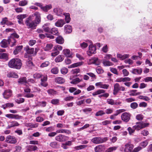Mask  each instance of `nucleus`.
Segmentation results:
<instances>
[{
  "label": "nucleus",
  "mask_w": 152,
  "mask_h": 152,
  "mask_svg": "<svg viewBox=\"0 0 152 152\" xmlns=\"http://www.w3.org/2000/svg\"><path fill=\"white\" fill-rule=\"evenodd\" d=\"M82 64V63L80 62H77L74 63L71 65V67H77L80 66Z\"/></svg>",
  "instance_id": "51"
},
{
  "label": "nucleus",
  "mask_w": 152,
  "mask_h": 152,
  "mask_svg": "<svg viewBox=\"0 0 152 152\" xmlns=\"http://www.w3.org/2000/svg\"><path fill=\"white\" fill-rule=\"evenodd\" d=\"M53 52L51 53V56H55L59 53V52L57 50H55L54 48V49L53 50Z\"/></svg>",
  "instance_id": "44"
},
{
  "label": "nucleus",
  "mask_w": 152,
  "mask_h": 152,
  "mask_svg": "<svg viewBox=\"0 0 152 152\" xmlns=\"http://www.w3.org/2000/svg\"><path fill=\"white\" fill-rule=\"evenodd\" d=\"M63 53L64 55L67 57H70L71 56L72 54L70 53L69 50L68 49L64 50Z\"/></svg>",
  "instance_id": "24"
},
{
  "label": "nucleus",
  "mask_w": 152,
  "mask_h": 152,
  "mask_svg": "<svg viewBox=\"0 0 152 152\" xmlns=\"http://www.w3.org/2000/svg\"><path fill=\"white\" fill-rule=\"evenodd\" d=\"M124 62L126 64H132L133 63V61L130 59L125 60Z\"/></svg>",
  "instance_id": "62"
},
{
  "label": "nucleus",
  "mask_w": 152,
  "mask_h": 152,
  "mask_svg": "<svg viewBox=\"0 0 152 152\" xmlns=\"http://www.w3.org/2000/svg\"><path fill=\"white\" fill-rule=\"evenodd\" d=\"M104 149V146L100 145L94 148V150L96 152H99L102 151Z\"/></svg>",
  "instance_id": "19"
},
{
  "label": "nucleus",
  "mask_w": 152,
  "mask_h": 152,
  "mask_svg": "<svg viewBox=\"0 0 152 152\" xmlns=\"http://www.w3.org/2000/svg\"><path fill=\"white\" fill-rule=\"evenodd\" d=\"M18 82L21 84H23L24 83H26L27 82L26 80V77H23L19 78L18 79Z\"/></svg>",
  "instance_id": "34"
},
{
  "label": "nucleus",
  "mask_w": 152,
  "mask_h": 152,
  "mask_svg": "<svg viewBox=\"0 0 152 152\" xmlns=\"http://www.w3.org/2000/svg\"><path fill=\"white\" fill-rule=\"evenodd\" d=\"M114 89L115 90L118 91L120 90V86L119 84L118 83H115L114 85Z\"/></svg>",
  "instance_id": "53"
},
{
  "label": "nucleus",
  "mask_w": 152,
  "mask_h": 152,
  "mask_svg": "<svg viewBox=\"0 0 152 152\" xmlns=\"http://www.w3.org/2000/svg\"><path fill=\"white\" fill-rule=\"evenodd\" d=\"M58 68L55 67L52 68L51 70V72L54 74H57L58 72Z\"/></svg>",
  "instance_id": "38"
},
{
  "label": "nucleus",
  "mask_w": 152,
  "mask_h": 152,
  "mask_svg": "<svg viewBox=\"0 0 152 152\" xmlns=\"http://www.w3.org/2000/svg\"><path fill=\"white\" fill-rule=\"evenodd\" d=\"M19 124L16 121H12L10 123L9 127L10 128L12 127L18 126H19Z\"/></svg>",
  "instance_id": "35"
},
{
  "label": "nucleus",
  "mask_w": 152,
  "mask_h": 152,
  "mask_svg": "<svg viewBox=\"0 0 152 152\" xmlns=\"http://www.w3.org/2000/svg\"><path fill=\"white\" fill-rule=\"evenodd\" d=\"M105 92V91L104 90H99L96 91L92 93V95L94 96L96 95L102 93H104Z\"/></svg>",
  "instance_id": "30"
},
{
  "label": "nucleus",
  "mask_w": 152,
  "mask_h": 152,
  "mask_svg": "<svg viewBox=\"0 0 152 152\" xmlns=\"http://www.w3.org/2000/svg\"><path fill=\"white\" fill-rule=\"evenodd\" d=\"M40 22V14L39 12H36L32 16H30L27 19L25 23L29 28H35Z\"/></svg>",
  "instance_id": "1"
},
{
  "label": "nucleus",
  "mask_w": 152,
  "mask_h": 152,
  "mask_svg": "<svg viewBox=\"0 0 152 152\" xmlns=\"http://www.w3.org/2000/svg\"><path fill=\"white\" fill-rule=\"evenodd\" d=\"M12 91L10 89L6 90L3 94L4 97L6 99H8L12 95Z\"/></svg>",
  "instance_id": "10"
},
{
  "label": "nucleus",
  "mask_w": 152,
  "mask_h": 152,
  "mask_svg": "<svg viewBox=\"0 0 152 152\" xmlns=\"http://www.w3.org/2000/svg\"><path fill=\"white\" fill-rule=\"evenodd\" d=\"M1 23L2 25L6 24L7 25H11L12 24V23L8 22L7 19L6 18H4L2 19V21L1 22Z\"/></svg>",
  "instance_id": "28"
},
{
  "label": "nucleus",
  "mask_w": 152,
  "mask_h": 152,
  "mask_svg": "<svg viewBox=\"0 0 152 152\" xmlns=\"http://www.w3.org/2000/svg\"><path fill=\"white\" fill-rule=\"evenodd\" d=\"M49 64V63L48 61H46L42 63L40 66V67L42 68L46 67L48 66Z\"/></svg>",
  "instance_id": "55"
},
{
  "label": "nucleus",
  "mask_w": 152,
  "mask_h": 152,
  "mask_svg": "<svg viewBox=\"0 0 152 152\" xmlns=\"http://www.w3.org/2000/svg\"><path fill=\"white\" fill-rule=\"evenodd\" d=\"M144 80L146 82L151 81L152 82V77H147L144 79Z\"/></svg>",
  "instance_id": "61"
},
{
  "label": "nucleus",
  "mask_w": 152,
  "mask_h": 152,
  "mask_svg": "<svg viewBox=\"0 0 152 152\" xmlns=\"http://www.w3.org/2000/svg\"><path fill=\"white\" fill-rule=\"evenodd\" d=\"M53 47V45L52 44H48L44 48V50L45 51H49Z\"/></svg>",
  "instance_id": "32"
},
{
  "label": "nucleus",
  "mask_w": 152,
  "mask_h": 152,
  "mask_svg": "<svg viewBox=\"0 0 152 152\" xmlns=\"http://www.w3.org/2000/svg\"><path fill=\"white\" fill-rule=\"evenodd\" d=\"M93 64L97 65H99L100 62L98 58H94L93 59Z\"/></svg>",
  "instance_id": "45"
},
{
  "label": "nucleus",
  "mask_w": 152,
  "mask_h": 152,
  "mask_svg": "<svg viewBox=\"0 0 152 152\" xmlns=\"http://www.w3.org/2000/svg\"><path fill=\"white\" fill-rule=\"evenodd\" d=\"M138 105V104L136 102H134L131 103L130 106L132 108L135 109L137 107Z\"/></svg>",
  "instance_id": "47"
},
{
  "label": "nucleus",
  "mask_w": 152,
  "mask_h": 152,
  "mask_svg": "<svg viewBox=\"0 0 152 152\" xmlns=\"http://www.w3.org/2000/svg\"><path fill=\"white\" fill-rule=\"evenodd\" d=\"M87 146L85 145H81L79 146H75V148L76 150H79L82 149L86 148Z\"/></svg>",
  "instance_id": "40"
},
{
  "label": "nucleus",
  "mask_w": 152,
  "mask_h": 152,
  "mask_svg": "<svg viewBox=\"0 0 152 152\" xmlns=\"http://www.w3.org/2000/svg\"><path fill=\"white\" fill-rule=\"evenodd\" d=\"M26 17V15H20L17 16V18L18 20H23V19L25 18Z\"/></svg>",
  "instance_id": "46"
},
{
  "label": "nucleus",
  "mask_w": 152,
  "mask_h": 152,
  "mask_svg": "<svg viewBox=\"0 0 152 152\" xmlns=\"http://www.w3.org/2000/svg\"><path fill=\"white\" fill-rule=\"evenodd\" d=\"M68 69L65 68L64 67L61 69V73L64 75L66 74L68 72Z\"/></svg>",
  "instance_id": "49"
},
{
  "label": "nucleus",
  "mask_w": 152,
  "mask_h": 152,
  "mask_svg": "<svg viewBox=\"0 0 152 152\" xmlns=\"http://www.w3.org/2000/svg\"><path fill=\"white\" fill-rule=\"evenodd\" d=\"M16 102L18 104H20L23 103L24 101V99L23 98H20L19 99H16L15 100Z\"/></svg>",
  "instance_id": "60"
},
{
  "label": "nucleus",
  "mask_w": 152,
  "mask_h": 152,
  "mask_svg": "<svg viewBox=\"0 0 152 152\" xmlns=\"http://www.w3.org/2000/svg\"><path fill=\"white\" fill-rule=\"evenodd\" d=\"M147 144L148 142L146 141H144L140 143V145L144 148L147 145Z\"/></svg>",
  "instance_id": "63"
},
{
  "label": "nucleus",
  "mask_w": 152,
  "mask_h": 152,
  "mask_svg": "<svg viewBox=\"0 0 152 152\" xmlns=\"http://www.w3.org/2000/svg\"><path fill=\"white\" fill-rule=\"evenodd\" d=\"M52 6L51 4L46 5L45 6H43L42 9L45 12H47L49 10L51 9Z\"/></svg>",
  "instance_id": "21"
},
{
  "label": "nucleus",
  "mask_w": 152,
  "mask_h": 152,
  "mask_svg": "<svg viewBox=\"0 0 152 152\" xmlns=\"http://www.w3.org/2000/svg\"><path fill=\"white\" fill-rule=\"evenodd\" d=\"M137 91V90H131L130 91V94L129 95L130 96H137V95H139L140 94H141V92H137L135 93Z\"/></svg>",
  "instance_id": "31"
},
{
  "label": "nucleus",
  "mask_w": 152,
  "mask_h": 152,
  "mask_svg": "<svg viewBox=\"0 0 152 152\" xmlns=\"http://www.w3.org/2000/svg\"><path fill=\"white\" fill-rule=\"evenodd\" d=\"M142 69L141 68H139L138 69H132L131 72L134 74L140 75L142 72Z\"/></svg>",
  "instance_id": "16"
},
{
  "label": "nucleus",
  "mask_w": 152,
  "mask_h": 152,
  "mask_svg": "<svg viewBox=\"0 0 152 152\" xmlns=\"http://www.w3.org/2000/svg\"><path fill=\"white\" fill-rule=\"evenodd\" d=\"M97 72L99 74L102 73L104 71L102 70L100 66H98L96 69Z\"/></svg>",
  "instance_id": "48"
},
{
  "label": "nucleus",
  "mask_w": 152,
  "mask_h": 152,
  "mask_svg": "<svg viewBox=\"0 0 152 152\" xmlns=\"http://www.w3.org/2000/svg\"><path fill=\"white\" fill-rule=\"evenodd\" d=\"M136 124L137 125L136 126L137 127V130H139L141 129L147 127L149 125V123H145L143 122H137Z\"/></svg>",
  "instance_id": "5"
},
{
  "label": "nucleus",
  "mask_w": 152,
  "mask_h": 152,
  "mask_svg": "<svg viewBox=\"0 0 152 152\" xmlns=\"http://www.w3.org/2000/svg\"><path fill=\"white\" fill-rule=\"evenodd\" d=\"M50 145L53 148H57L59 147V145L57 142L55 141L51 142L50 144Z\"/></svg>",
  "instance_id": "20"
},
{
  "label": "nucleus",
  "mask_w": 152,
  "mask_h": 152,
  "mask_svg": "<svg viewBox=\"0 0 152 152\" xmlns=\"http://www.w3.org/2000/svg\"><path fill=\"white\" fill-rule=\"evenodd\" d=\"M105 114H107L112 113L113 112V110L111 108H108L105 111Z\"/></svg>",
  "instance_id": "56"
},
{
  "label": "nucleus",
  "mask_w": 152,
  "mask_h": 152,
  "mask_svg": "<svg viewBox=\"0 0 152 152\" xmlns=\"http://www.w3.org/2000/svg\"><path fill=\"white\" fill-rule=\"evenodd\" d=\"M55 140L59 142H63L67 140V137L62 134H59L56 137Z\"/></svg>",
  "instance_id": "9"
},
{
  "label": "nucleus",
  "mask_w": 152,
  "mask_h": 152,
  "mask_svg": "<svg viewBox=\"0 0 152 152\" xmlns=\"http://www.w3.org/2000/svg\"><path fill=\"white\" fill-rule=\"evenodd\" d=\"M108 140L107 137L102 138L101 137H95L92 139L91 141L94 143L99 144L106 142Z\"/></svg>",
  "instance_id": "4"
},
{
  "label": "nucleus",
  "mask_w": 152,
  "mask_h": 152,
  "mask_svg": "<svg viewBox=\"0 0 152 152\" xmlns=\"http://www.w3.org/2000/svg\"><path fill=\"white\" fill-rule=\"evenodd\" d=\"M7 76L8 77H14L18 78V75L14 72H8L7 75Z\"/></svg>",
  "instance_id": "14"
},
{
  "label": "nucleus",
  "mask_w": 152,
  "mask_h": 152,
  "mask_svg": "<svg viewBox=\"0 0 152 152\" xmlns=\"http://www.w3.org/2000/svg\"><path fill=\"white\" fill-rule=\"evenodd\" d=\"M133 147L134 146L133 145L129 143H127L125 145L124 152H131Z\"/></svg>",
  "instance_id": "11"
},
{
  "label": "nucleus",
  "mask_w": 152,
  "mask_h": 152,
  "mask_svg": "<svg viewBox=\"0 0 152 152\" xmlns=\"http://www.w3.org/2000/svg\"><path fill=\"white\" fill-rule=\"evenodd\" d=\"M138 98L140 99H142L146 101H148L150 100V99L148 97L143 96H140Z\"/></svg>",
  "instance_id": "41"
},
{
  "label": "nucleus",
  "mask_w": 152,
  "mask_h": 152,
  "mask_svg": "<svg viewBox=\"0 0 152 152\" xmlns=\"http://www.w3.org/2000/svg\"><path fill=\"white\" fill-rule=\"evenodd\" d=\"M142 148L141 147L139 146L134 148L132 152H138L142 149Z\"/></svg>",
  "instance_id": "64"
},
{
  "label": "nucleus",
  "mask_w": 152,
  "mask_h": 152,
  "mask_svg": "<svg viewBox=\"0 0 152 152\" xmlns=\"http://www.w3.org/2000/svg\"><path fill=\"white\" fill-rule=\"evenodd\" d=\"M107 102L109 104L113 105L115 104V101L112 99H108L107 100Z\"/></svg>",
  "instance_id": "52"
},
{
  "label": "nucleus",
  "mask_w": 152,
  "mask_h": 152,
  "mask_svg": "<svg viewBox=\"0 0 152 152\" xmlns=\"http://www.w3.org/2000/svg\"><path fill=\"white\" fill-rule=\"evenodd\" d=\"M53 11L57 16H61L63 15V10L60 8H55L53 9Z\"/></svg>",
  "instance_id": "12"
},
{
  "label": "nucleus",
  "mask_w": 152,
  "mask_h": 152,
  "mask_svg": "<svg viewBox=\"0 0 152 152\" xmlns=\"http://www.w3.org/2000/svg\"><path fill=\"white\" fill-rule=\"evenodd\" d=\"M5 141L7 142L15 144L17 142L16 138L14 137L9 135L6 138Z\"/></svg>",
  "instance_id": "8"
},
{
  "label": "nucleus",
  "mask_w": 152,
  "mask_h": 152,
  "mask_svg": "<svg viewBox=\"0 0 152 152\" xmlns=\"http://www.w3.org/2000/svg\"><path fill=\"white\" fill-rule=\"evenodd\" d=\"M82 80V79L80 80L79 78H76L72 80V81L71 82V83L72 84H76L80 82Z\"/></svg>",
  "instance_id": "36"
},
{
  "label": "nucleus",
  "mask_w": 152,
  "mask_h": 152,
  "mask_svg": "<svg viewBox=\"0 0 152 152\" xmlns=\"http://www.w3.org/2000/svg\"><path fill=\"white\" fill-rule=\"evenodd\" d=\"M55 82L59 84H62L65 82V80L64 79L61 77H57L55 79Z\"/></svg>",
  "instance_id": "18"
},
{
  "label": "nucleus",
  "mask_w": 152,
  "mask_h": 152,
  "mask_svg": "<svg viewBox=\"0 0 152 152\" xmlns=\"http://www.w3.org/2000/svg\"><path fill=\"white\" fill-rule=\"evenodd\" d=\"M105 113L102 110H99L95 114L96 116H101L104 115Z\"/></svg>",
  "instance_id": "37"
},
{
  "label": "nucleus",
  "mask_w": 152,
  "mask_h": 152,
  "mask_svg": "<svg viewBox=\"0 0 152 152\" xmlns=\"http://www.w3.org/2000/svg\"><path fill=\"white\" fill-rule=\"evenodd\" d=\"M22 48L23 46L22 45L17 46L15 49L14 51V54L15 55L17 54L19 52L21 51V50L22 49Z\"/></svg>",
  "instance_id": "22"
},
{
  "label": "nucleus",
  "mask_w": 152,
  "mask_h": 152,
  "mask_svg": "<svg viewBox=\"0 0 152 152\" xmlns=\"http://www.w3.org/2000/svg\"><path fill=\"white\" fill-rule=\"evenodd\" d=\"M44 31L53 35H58V31L56 29H44Z\"/></svg>",
  "instance_id": "13"
},
{
  "label": "nucleus",
  "mask_w": 152,
  "mask_h": 152,
  "mask_svg": "<svg viewBox=\"0 0 152 152\" xmlns=\"http://www.w3.org/2000/svg\"><path fill=\"white\" fill-rule=\"evenodd\" d=\"M63 15L65 16V20L66 23H69L70 20L69 14V13H64Z\"/></svg>",
  "instance_id": "29"
},
{
  "label": "nucleus",
  "mask_w": 152,
  "mask_h": 152,
  "mask_svg": "<svg viewBox=\"0 0 152 152\" xmlns=\"http://www.w3.org/2000/svg\"><path fill=\"white\" fill-rule=\"evenodd\" d=\"M42 77V75L39 73H35L33 75L34 78L35 79L40 78Z\"/></svg>",
  "instance_id": "57"
},
{
  "label": "nucleus",
  "mask_w": 152,
  "mask_h": 152,
  "mask_svg": "<svg viewBox=\"0 0 152 152\" xmlns=\"http://www.w3.org/2000/svg\"><path fill=\"white\" fill-rule=\"evenodd\" d=\"M65 24L64 21L63 20L60 19L58 20L56 23L55 25L58 27H61Z\"/></svg>",
  "instance_id": "15"
},
{
  "label": "nucleus",
  "mask_w": 152,
  "mask_h": 152,
  "mask_svg": "<svg viewBox=\"0 0 152 152\" xmlns=\"http://www.w3.org/2000/svg\"><path fill=\"white\" fill-rule=\"evenodd\" d=\"M88 41L90 42L91 44L89 46V52L88 53V55L90 56L91 54L93 53H96V47L95 46H93L91 41H90L89 40H88Z\"/></svg>",
  "instance_id": "7"
},
{
  "label": "nucleus",
  "mask_w": 152,
  "mask_h": 152,
  "mask_svg": "<svg viewBox=\"0 0 152 152\" xmlns=\"http://www.w3.org/2000/svg\"><path fill=\"white\" fill-rule=\"evenodd\" d=\"M28 2L26 0H24L20 1L19 3V5L20 6H23L27 4Z\"/></svg>",
  "instance_id": "39"
},
{
  "label": "nucleus",
  "mask_w": 152,
  "mask_h": 152,
  "mask_svg": "<svg viewBox=\"0 0 152 152\" xmlns=\"http://www.w3.org/2000/svg\"><path fill=\"white\" fill-rule=\"evenodd\" d=\"M118 147L117 146L110 147L105 152H111L114 151H115L117 149Z\"/></svg>",
  "instance_id": "33"
},
{
  "label": "nucleus",
  "mask_w": 152,
  "mask_h": 152,
  "mask_svg": "<svg viewBox=\"0 0 152 152\" xmlns=\"http://www.w3.org/2000/svg\"><path fill=\"white\" fill-rule=\"evenodd\" d=\"M130 114L128 113L125 112L122 113L121 115L122 120L124 122H128L130 119Z\"/></svg>",
  "instance_id": "6"
},
{
  "label": "nucleus",
  "mask_w": 152,
  "mask_h": 152,
  "mask_svg": "<svg viewBox=\"0 0 152 152\" xmlns=\"http://www.w3.org/2000/svg\"><path fill=\"white\" fill-rule=\"evenodd\" d=\"M125 111V110L124 109H120L116 110L115 112V113L114 114L115 116Z\"/></svg>",
  "instance_id": "54"
},
{
  "label": "nucleus",
  "mask_w": 152,
  "mask_h": 152,
  "mask_svg": "<svg viewBox=\"0 0 152 152\" xmlns=\"http://www.w3.org/2000/svg\"><path fill=\"white\" fill-rule=\"evenodd\" d=\"M55 50L58 51L61 50L62 49V47L61 45H57L55 46L54 47Z\"/></svg>",
  "instance_id": "58"
},
{
  "label": "nucleus",
  "mask_w": 152,
  "mask_h": 152,
  "mask_svg": "<svg viewBox=\"0 0 152 152\" xmlns=\"http://www.w3.org/2000/svg\"><path fill=\"white\" fill-rule=\"evenodd\" d=\"M26 50L27 53L30 54H33L34 52V48H30L29 47H27L26 48Z\"/></svg>",
  "instance_id": "43"
},
{
  "label": "nucleus",
  "mask_w": 152,
  "mask_h": 152,
  "mask_svg": "<svg viewBox=\"0 0 152 152\" xmlns=\"http://www.w3.org/2000/svg\"><path fill=\"white\" fill-rule=\"evenodd\" d=\"M64 57L63 55H59L57 56L55 59V61L56 62H59L62 61L64 59Z\"/></svg>",
  "instance_id": "23"
},
{
  "label": "nucleus",
  "mask_w": 152,
  "mask_h": 152,
  "mask_svg": "<svg viewBox=\"0 0 152 152\" xmlns=\"http://www.w3.org/2000/svg\"><path fill=\"white\" fill-rule=\"evenodd\" d=\"M48 92L49 94L53 95L56 94V91L53 89H49L48 90Z\"/></svg>",
  "instance_id": "59"
},
{
  "label": "nucleus",
  "mask_w": 152,
  "mask_h": 152,
  "mask_svg": "<svg viewBox=\"0 0 152 152\" xmlns=\"http://www.w3.org/2000/svg\"><path fill=\"white\" fill-rule=\"evenodd\" d=\"M110 71L114 74L116 75H118V73L117 70V69L115 68H110Z\"/></svg>",
  "instance_id": "50"
},
{
  "label": "nucleus",
  "mask_w": 152,
  "mask_h": 152,
  "mask_svg": "<svg viewBox=\"0 0 152 152\" xmlns=\"http://www.w3.org/2000/svg\"><path fill=\"white\" fill-rule=\"evenodd\" d=\"M8 64L10 68L20 69L21 67L22 63L20 59L14 58L8 62Z\"/></svg>",
  "instance_id": "2"
},
{
  "label": "nucleus",
  "mask_w": 152,
  "mask_h": 152,
  "mask_svg": "<svg viewBox=\"0 0 152 152\" xmlns=\"http://www.w3.org/2000/svg\"><path fill=\"white\" fill-rule=\"evenodd\" d=\"M103 63L105 66H110L112 65V63L111 62L105 60L103 61Z\"/></svg>",
  "instance_id": "42"
},
{
  "label": "nucleus",
  "mask_w": 152,
  "mask_h": 152,
  "mask_svg": "<svg viewBox=\"0 0 152 152\" xmlns=\"http://www.w3.org/2000/svg\"><path fill=\"white\" fill-rule=\"evenodd\" d=\"M25 126L27 127L31 128H36L38 126V124H31L27 123L25 124Z\"/></svg>",
  "instance_id": "26"
},
{
  "label": "nucleus",
  "mask_w": 152,
  "mask_h": 152,
  "mask_svg": "<svg viewBox=\"0 0 152 152\" xmlns=\"http://www.w3.org/2000/svg\"><path fill=\"white\" fill-rule=\"evenodd\" d=\"M56 42L59 44H62L64 42V40L61 36H58L56 39Z\"/></svg>",
  "instance_id": "27"
},
{
  "label": "nucleus",
  "mask_w": 152,
  "mask_h": 152,
  "mask_svg": "<svg viewBox=\"0 0 152 152\" xmlns=\"http://www.w3.org/2000/svg\"><path fill=\"white\" fill-rule=\"evenodd\" d=\"M11 42L12 43V45L11 46L13 47L15 45L16 40L12 37L11 38V39L9 38L7 40L3 39L0 42V45L2 48H5L7 47L8 45L10 44Z\"/></svg>",
  "instance_id": "3"
},
{
  "label": "nucleus",
  "mask_w": 152,
  "mask_h": 152,
  "mask_svg": "<svg viewBox=\"0 0 152 152\" xmlns=\"http://www.w3.org/2000/svg\"><path fill=\"white\" fill-rule=\"evenodd\" d=\"M136 125H135L132 128L131 127H129L127 130L129 132V134L130 135H131L132 133H134L135 129L137 130V128Z\"/></svg>",
  "instance_id": "17"
},
{
  "label": "nucleus",
  "mask_w": 152,
  "mask_h": 152,
  "mask_svg": "<svg viewBox=\"0 0 152 152\" xmlns=\"http://www.w3.org/2000/svg\"><path fill=\"white\" fill-rule=\"evenodd\" d=\"M8 58V55L7 53H0V59L7 60Z\"/></svg>",
  "instance_id": "25"
}]
</instances>
